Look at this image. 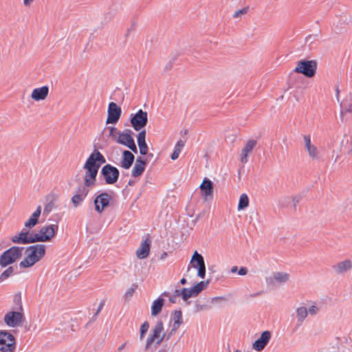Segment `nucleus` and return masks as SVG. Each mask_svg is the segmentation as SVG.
<instances>
[{
	"mask_svg": "<svg viewBox=\"0 0 352 352\" xmlns=\"http://www.w3.org/2000/svg\"><path fill=\"white\" fill-rule=\"evenodd\" d=\"M106 162L104 155L95 149L87 159L83 168L85 170L84 183L85 186L93 187L96 185V177L100 166Z\"/></svg>",
	"mask_w": 352,
	"mask_h": 352,
	"instance_id": "1",
	"label": "nucleus"
},
{
	"mask_svg": "<svg viewBox=\"0 0 352 352\" xmlns=\"http://www.w3.org/2000/svg\"><path fill=\"white\" fill-rule=\"evenodd\" d=\"M46 247L43 244H36L26 248V257L20 262L21 268H28L38 262L45 254Z\"/></svg>",
	"mask_w": 352,
	"mask_h": 352,
	"instance_id": "2",
	"label": "nucleus"
},
{
	"mask_svg": "<svg viewBox=\"0 0 352 352\" xmlns=\"http://www.w3.org/2000/svg\"><path fill=\"white\" fill-rule=\"evenodd\" d=\"M164 330L163 322L161 320H157L146 338V350H148L154 342H155L157 345H159L165 340L166 333L164 332Z\"/></svg>",
	"mask_w": 352,
	"mask_h": 352,
	"instance_id": "3",
	"label": "nucleus"
},
{
	"mask_svg": "<svg viewBox=\"0 0 352 352\" xmlns=\"http://www.w3.org/2000/svg\"><path fill=\"white\" fill-rule=\"evenodd\" d=\"M23 247L12 246L3 252L0 256V265L3 267L14 263L22 256Z\"/></svg>",
	"mask_w": 352,
	"mask_h": 352,
	"instance_id": "4",
	"label": "nucleus"
},
{
	"mask_svg": "<svg viewBox=\"0 0 352 352\" xmlns=\"http://www.w3.org/2000/svg\"><path fill=\"white\" fill-rule=\"evenodd\" d=\"M317 69V63L314 60H302L298 62L294 72L298 74H302L307 78H312L316 74Z\"/></svg>",
	"mask_w": 352,
	"mask_h": 352,
	"instance_id": "5",
	"label": "nucleus"
},
{
	"mask_svg": "<svg viewBox=\"0 0 352 352\" xmlns=\"http://www.w3.org/2000/svg\"><path fill=\"white\" fill-rule=\"evenodd\" d=\"M16 349L14 337L7 331H0V351L14 352Z\"/></svg>",
	"mask_w": 352,
	"mask_h": 352,
	"instance_id": "6",
	"label": "nucleus"
},
{
	"mask_svg": "<svg viewBox=\"0 0 352 352\" xmlns=\"http://www.w3.org/2000/svg\"><path fill=\"white\" fill-rule=\"evenodd\" d=\"M100 174L107 184H113L118 181L120 172L116 167L108 164L102 168Z\"/></svg>",
	"mask_w": 352,
	"mask_h": 352,
	"instance_id": "7",
	"label": "nucleus"
},
{
	"mask_svg": "<svg viewBox=\"0 0 352 352\" xmlns=\"http://www.w3.org/2000/svg\"><path fill=\"white\" fill-rule=\"evenodd\" d=\"M130 121L134 130L137 131H140L148 122L147 112L142 109H139L136 113L131 115Z\"/></svg>",
	"mask_w": 352,
	"mask_h": 352,
	"instance_id": "8",
	"label": "nucleus"
},
{
	"mask_svg": "<svg viewBox=\"0 0 352 352\" xmlns=\"http://www.w3.org/2000/svg\"><path fill=\"white\" fill-rule=\"evenodd\" d=\"M133 131L131 129H126L125 131L120 132L117 139V142L128 147L133 152L137 153L138 148L131 135Z\"/></svg>",
	"mask_w": 352,
	"mask_h": 352,
	"instance_id": "9",
	"label": "nucleus"
},
{
	"mask_svg": "<svg viewBox=\"0 0 352 352\" xmlns=\"http://www.w3.org/2000/svg\"><path fill=\"white\" fill-rule=\"evenodd\" d=\"M122 113L121 108L116 103L111 102L109 104L107 110V124H116L119 120Z\"/></svg>",
	"mask_w": 352,
	"mask_h": 352,
	"instance_id": "10",
	"label": "nucleus"
},
{
	"mask_svg": "<svg viewBox=\"0 0 352 352\" xmlns=\"http://www.w3.org/2000/svg\"><path fill=\"white\" fill-rule=\"evenodd\" d=\"M111 199V196L109 193L105 192L100 194L94 200L95 210L101 213L109 205Z\"/></svg>",
	"mask_w": 352,
	"mask_h": 352,
	"instance_id": "11",
	"label": "nucleus"
},
{
	"mask_svg": "<svg viewBox=\"0 0 352 352\" xmlns=\"http://www.w3.org/2000/svg\"><path fill=\"white\" fill-rule=\"evenodd\" d=\"M23 317V314L19 311H10L5 315L4 321L8 326L15 327L21 324Z\"/></svg>",
	"mask_w": 352,
	"mask_h": 352,
	"instance_id": "12",
	"label": "nucleus"
},
{
	"mask_svg": "<svg viewBox=\"0 0 352 352\" xmlns=\"http://www.w3.org/2000/svg\"><path fill=\"white\" fill-rule=\"evenodd\" d=\"M304 144L305 149L308 155L312 160H318L319 157V151L317 147L311 143V136L309 135H305L303 136Z\"/></svg>",
	"mask_w": 352,
	"mask_h": 352,
	"instance_id": "13",
	"label": "nucleus"
},
{
	"mask_svg": "<svg viewBox=\"0 0 352 352\" xmlns=\"http://www.w3.org/2000/svg\"><path fill=\"white\" fill-rule=\"evenodd\" d=\"M271 336L272 334L270 331H263L261 333L260 338L253 343L252 348L257 351H261L265 349L266 345L268 344L271 338Z\"/></svg>",
	"mask_w": 352,
	"mask_h": 352,
	"instance_id": "14",
	"label": "nucleus"
},
{
	"mask_svg": "<svg viewBox=\"0 0 352 352\" xmlns=\"http://www.w3.org/2000/svg\"><path fill=\"white\" fill-rule=\"evenodd\" d=\"M332 270L338 275H342L352 270V261L345 259L332 265Z\"/></svg>",
	"mask_w": 352,
	"mask_h": 352,
	"instance_id": "15",
	"label": "nucleus"
},
{
	"mask_svg": "<svg viewBox=\"0 0 352 352\" xmlns=\"http://www.w3.org/2000/svg\"><path fill=\"white\" fill-rule=\"evenodd\" d=\"M151 241L149 239L144 240L140 248L136 250V256L140 259H144L148 257L150 252Z\"/></svg>",
	"mask_w": 352,
	"mask_h": 352,
	"instance_id": "16",
	"label": "nucleus"
},
{
	"mask_svg": "<svg viewBox=\"0 0 352 352\" xmlns=\"http://www.w3.org/2000/svg\"><path fill=\"white\" fill-rule=\"evenodd\" d=\"M256 144V141L254 140H249L245 146L241 150V162L243 164L248 162V157L249 154L252 151Z\"/></svg>",
	"mask_w": 352,
	"mask_h": 352,
	"instance_id": "17",
	"label": "nucleus"
},
{
	"mask_svg": "<svg viewBox=\"0 0 352 352\" xmlns=\"http://www.w3.org/2000/svg\"><path fill=\"white\" fill-rule=\"evenodd\" d=\"M57 230H58L57 225L51 224V225L43 226L39 230V232L42 236H43L44 237H46L45 241H49L54 236Z\"/></svg>",
	"mask_w": 352,
	"mask_h": 352,
	"instance_id": "18",
	"label": "nucleus"
},
{
	"mask_svg": "<svg viewBox=\"0 0 352 352\" xmlns=\"http://www.w3.org/2000/svg\"><path fill=\"white\" fill-rule=\"evenodd\" d=\"M199 187L202 192V196L206 200L208 197L212 196L213 184L210 179L204 178Z\"/></svg>",
	"mask_w": 352,
	"mask_h": 352,
	"instance_id": "19",
	"label": "nucleus"
},
{
	"mask_svg": "<svg viewBox=\"0 0 352 352\" xmlns=\"http://www.w3.org/2000/svg\"><path fill=\"white\" fill-rule=\"evenodd\" d=\"M49 88L47 86L35 88L31 94V98L36 101L43 100L47 98Z\"/></svg>",
	"mask_w": 352,
	"mask_h": 352,
	"instance_id": "20",
	"label": "nucleus"
},
{
	"mask_svg": "<svg viewBox=\"0 0 352 352\" xmlns=\"http://www.w3.org/2000/svg\"><path fill=\"white\" fill-rule=\"evenodd\" d=\"M146 131L142 130L140 131L137 135L138 144L140 148V153L142 155H146L148 153V148L146 143Z\"/></svg>",
	"mask_w": 352,
	"mask_h": 352,
	"instance_id": "21",
	"label": "nucleus"
},
{
	"mask_svg": "<svg viewBox=\"0 0 352 352\" xmlns=\"http://www.w3.org/2000/svg\"><path fill=\"white\" fill-rule=\"evenodd\" d=\"M135 157L129 151H124L120 162L121 166L124 169H129L134 162Z\"/></svg>",
	"mask_w": 352,
	"mask_h": 352,
	"instance_id": "22",
	"label": "nucleus"
},
{
	"mask_svg": "<svg viewBox=\"0 0 352 352\" xmlns=\"http://www.w3.org/2000/svg\"><path fill=\"white\" fill-rule=\"evenodd\" d=\"M146 164V160L140 157H138L132 170V176L136 177L141 175L144 171Z\"/></svg>",
	"mask_w": 352,
	"mask_h": 352,
	"instance_id": "23",
	"label": "nucleus"
},
{
	"mask_svg": "<svg viewBox=\"0 0 352 352\" xmlns=\"http://www.w3.org/2000/svg\"><path fill=\"white\" fill-rule=\"evenodd\" d=\"M289 274L286 272H274L273 276L268 279V283L270 284H274V282L283 283L287 282L289 280Z\"/></svg>",
	"mask_w": 352,
	"mask_h": 352,
	"instance_id": "24",
	"label": "nucleus"
},
{
	"mask_svg": "<svg viewBox=\"0 0 352 352\" xmlns=\"http://www.w3.org/2000/svg\"><path fill=\"white\" fill-rule=\"evenodd\" d=\"M12 241L14 243L28 244L30 243V234L28 230L21 231L19 234L12 238Z\"/></svg>",
	"mask_w": 352,
	"mask_h": 352,
	"instance_id": "25",
	"label": "nucleus"
},
{
	"mask_svg": "<svg viewBox=\"0 0 352 352\" xmlns=\"http://www.w3.org/2000/svg\"><path fill=\"white\" fill-rule=\"evenodd\" d=\"M164 299L161 297H159L157 300H154L153 302L152 306H151V316H157L162 309L163 305H164Z\"/></svg>",
	"mask_w": 352,
	"mask_h": 352,
	"instance_id": "26",
	"label": "nucleus"
},
{
	"mask_svg": "<svg viewBox=\"0 0 352 352\" xmlns=\"http://www.w3.org/2000/svg\"><path fill=\"white\" fill-rule=\"evenodd\" d=\"M298 325H301L308 316V311L305 307H299L296 310Z\"/></svg>",
	"mask_w": 352,
	"mask_h": 352,
	"instance_id": "27",
	"label": "nucleus"
},
{
	"mask_svg": "<svg viewBox=\"0 0 352 352\" xmlns=\"http://www.w3.org/2000/svg\"><path fill=\"white\" fill-rule=\"evenodd\" d=\"M173 318L174 323H173V328L172 329V331H175L183 323L182 311L181 310L175 311L173 314Z\"/></svg>",
	"mask_w": 352,
	"mask_h": 352,
	"instance_id": "28",
	"label": "nucleus"
},
{
	"mask_svg": "<svg viewBox=\"0 0 352 352\" xmlns=\"http://www.w3.org/2000/svg\"><path fill=\"white\" fill-rule=\"evenodd\" d=\"M190 263L194 268H197L205 264L204 257L197 251L194 252Z\"/></svg>",
	"mask_w": 352,
	"mask_h": 352,
	"instance_id": "29",
	"label": "nucleus"
},
{
	"mask_svg": "<svg viewBox=\"0 0 352 352\" xmlns=\"http://www.w3.org/2000/svg\"><path fill=\"white\" fill-rule=\"evenodd\" d=\"M197 295L194 291V288H183L182 289V298L186 301L191 297H196Z\"/></svg>",
	"mask_w": 352,
	"mask_h": 352,
	"instance_id": "30",
	"label": "nucleus"
},
{
	"mask_svg": "<svg viewBox=\"0 0 352 352\" xmlns=\"http://www.w3.org/2000/svg\"><path fill=\"white\" fill-rule=\"evenodd\" d=\"M197 295L194 291V288H183L182 289V298L186 301L191 297H196Z\"/></svg>",
	"mask_w": 352,
	"mask_h": 352,
	"instance_id": "31",
	"label": "nucleus"
},
{
	"mask_svg": "<svg viewBox=\"0 0 352 352\" xmlns=\"http://www.w3.org/2000/svg\"><path fill=\"white\" fill-rule=\"evenodd\" d=\"M89 188H91V187L85 186V184H80L77 187L74 194L79 195L86 198V197L87 196L88 193L89 192Z\"/></svg>",
	"mask_w": 352,
	"mask_h": 352,
	"instance_id": "32",
	"label": "nucleus"
},
{
	"mask_svg": "<svg viewBox=\"0 0 352 352\" xmlns=\"http://www.w3.org/2000/svg\"><path fill=\"white\" fill-rule=\"evenodd\" d=\"M249 205V198L248 195L245 193L242 194L240 196L239 201L238 204V210H243L247 208Z\"/></svg>",
	"mask_w": 352,
	"mask_h": 352,
	"instance_id": "33",
	"label": "nucleus"
},
{
	"mask_svg": "<svg viewBox=\"0 0 352 352\" xmlns=\"http://www.w3.org/2000/svg\"><path fill=\"white\" fill-rule=\"evenodd\" d=\"M46 237L41 235L38 231L37 233L30 234V243L36 242H45Z\"/></svg>",
	"mask_w": 352,
	"mask_h": 352,
	"instance_id": "34",
	"label": "nucleus"
},
{
	"mask_svg": "<svg viewBox=\"0 0 352 352\" xmlns=\"http://www.w3.org/2000/svg\"><path fill=\"white\" fill-rule=\"evenodd\" d=\"M14 268L12 266L8 267L5 271H3L0 275V283L4 281L7 279L10 276H11L14 273Z\"/></svg>",
	"mask_w": 352,
	"mask_h": 352,
	"instance_id": "35",
	"label": "nucleus"
},
{
	"mask_svg": "<svg viewBox=\"0 0 352 352\" xmlns=\"http://www.w3.org/2000/svg\"><path fill=\"white\" fill-rule=\"evenodd\" d=\"M340 105L345 112H352V98L345 99Z\"/></svg>",
	"mask_w": 352,
	"mask_h": 352,
	"instance_id": "36",
	"label": "nucleus"
},
{
	"mask_svg": "<svg viewBox=\"0 0 352 352\" xmlns=\"http://www.w3.org/2000/svg\"><path fill=\"white\" fill-rule=\"evenodd\" d=\"M85 197H82L79 195L74 194L71 199V201H72L74 207L77 208L82 203V201L85 200Z\"/></svg>",
	"mask_w": 352,
	"mask_h": 352,
	"instance_id": "37",
	"label": "nucleus"
},
{
	"mask_svg": "<svg viewBox=\"0 0 352 352\" xmlns=\"http://www.w3.org/2000/svg\"><path fill=\"white\" fill-rule=\"evenodd\" d=\"M291 201H292V197H289V196L283 197L278 199V204L279 207L284 208V207H287L290 204Z\"/></svg>",
	"mask_w": 352,
	"mask_h": 352,
	"instance_id": "38",
	"label": "nucleus"
},
{
	"mask_svg": "<svg viewBox=\"0 0 352 352\" xmlns=\"http://www.w3.org/2000/svg\"><path fill=\"white\" fill-rule=\"evenodd\" d=\"M149 329V323L148 321H144L140 327V339L142 340L145 336V334Z\"/></svg>",
	"mask_w": 352,
	"mask_h": 352,
	"instance_id": "39",
	"label": "nucleus"
},
{
	"mask_svg": "<svg viewBox=\"0 0 352 352\" xmlns=\"http://www.w3.org/2000/svg\"><path fill=\"white\" fill-rule=\"evenodd\" d=\"M104 305V300H102L97 309V311L95 313V314L92 316L91 319V322H93V321H95L96 320V318L98 316V315L99 314V313L101 311V310L102 309Z\"/></svg>",
	"mask_w": 352,
	"mask_h": 352,
	"instance_id": "40",
	"label": "nucleus"
},
{
	"mask_svg": "<svg viewBox=\"0 0 352 352\" xmlns=\"http://www.w3.org/2000/svg\"><path fill=\"white\" fill-rule=\"evenodd\" d=\"M54 206V201H51L44 208L43 214H48L53 209Z\"/></svg>",
	"mask_w": 352,
	"mask_h": 352,
	"instance_id": "41",
	"label": "nucleus"
},
{
	"mask_svg": "<svg viewBox=\"0 0 352 352\" xmlns=\"http://www.w3.org/2000/svg\"><path fill=\"white\" fill-rule=\"evenodd\" d=\"M37 223H38V220H34V219L30 217V219L27 221H25V227L28 228H32L34 226H36L37 224Z\"/></svg>",
	"mask_w": 352,
	"mask_h": 352,
	"instance_id": "42",
	"label": "nucleus"
},
{
	"mask_svg": "<svg viewBox=\"0 0 352 352\" xmlns=\"http://www.w3.org/2000/svg\"><path fill=\"white\" fill-rule=\"evenodd\" d=\"M248 7L243 8V9L236 11L233 14V17L238 18L243 14H245L248 12Z\"/></svg>",
	"mask_w": 352,
	"mask_h": 352,
	"instance_id": "43",
	"label": "nucleus"
},
{
	"mask_svg": "<svg viewBox=\"0 0 352 352\" xmlns=\"http://www.w3.org/2000/svg\"><path fill=\"white\" fill-rule=\"evenodd\" d=\"M197 269H198L197 276L201 278H204L206 276V265H205V264L203 265L202 266L197 267Z\"/></svg>",
	"mask_w": 352,
	"mask_h": 352,
	"instance_id": "44",
	"label": "nucleus"
},
{
	"mask_svg": "<svg viewBox=\"0 0 352 352\" xmlns=\"http://www.w3.org/2000/svg\"><path fill=\"white\" fill-rule=\"evenodd\" d=\"M41 213V206H38L36 210L32 213L31 215V218L34 219V220H38Z\"/></svg>",
	"mask_w": 352,
	"mask_h": 352,
	"instance_id": "45",
	"label": "nucleus"
},
{
	"mask_svg": "<svg viewBox=\"0 0 352 352\" xmlns=\"http://www.w3.org/2000/svg\"><path fill=\"white\" fill-rule=\"evenodd\" d=\"M308 314L311 315H316L319 311V308L316 307V305H311L309 309H307Z\"/></svg>",
	"mask_w": 352,
	"mask_h": 352,
	"instance_id": "46",
	"label": "nucleus"
},
{
	"mask_svg": "<svg viewBox=\"0 0 352 352\" xmlns=\"http://www.w3.org/2000/svg\"><path fill=\"white\" fill-rule=\"evenodd\" d=\"M137 285L133 284L132 287L126 291L125 294L126 297H131L133 294L134 291L137 288Z\"/></svg>",
	"mask_w": 352,
	"mask_h": 352,
	"instance_id": "47",
	"label": "nucleus"
},
{
	"mask_svg": "<svg viewBox=\"0 0 352 352\" xmlns=\"http://www.w3.org/2000/svg\"><path fill=\"white\" fill-rule=\"evenodd\" d=\"M179 148L174 149V151L171 154V159L173 160H175L179 157V153H180Z\"/></svg>",
	"mask_w": 352,
	"mask_h": 352,
	"instance_id": "48",
	"label": "nucleus"
},
{
	"mask_svg": "<svg viewBox=\"0 0 352 352\" xmlns=\"http://www.w3.org/2000/svg\"><path fill=\"white\" fill-rule=\"evenodd\" d=\"M208 283H209V280L201 281V282L198 283L197 285L201 288V289L203 291L204 289H205L207 287Z\"/></svg>",
	"mask_w": 352,
	"mask_h": 352,
	"instance_id": "49",
	"label": "nucleus"
},
{
	"mask_svg": "<svg viewBox=\"0 0 352 352\" xmlns=\"http://www.w3.org/2000/svg\"><path fill=\"white\" fill-rule=\"evenodd\" d=\"M301 199L300 196H294L292 197V201L293 202L294 208H296L297 204L300 201Z\"/></svg>",
	"mask_w": 352,
	"mask_h": 352,
	"instance_id": "50",
	"label": "nucleus"
},
{
	"mask_svg": "<svg viewBox=\"0 0 352 352\" xmlns=\"http://www.w3.org/2000/svg\"><path fill=\"white\" fill-rule=\"evenodd\" d=\"M184 146V142L182 140H179L175 146V149L179 148V151H181L182 148Z\"/></svg>",
	"mask_w": 352,
	"mask_h": 352,
	"instance_id": "51",
	"label": "nucleus"
},
{
	"mask_svg": "<svg viewBox=\"0 0 352 352\" xmlns=\"http://www.w3.org/2000/svg\"><path fill=\"white\" fill-rule=\"evenodd\" d=\"M248 273V270L245 267H241L238 271V274L241 276L246 275Z\"/></svg>",
	"mask_w": 352,
	"mask_h": 352,
	"instance_id": "52",
	"label": "nucleus"
},
{
	"mask_svg": "<svg viewBox=\"0 0 352 352\" xmlns=\"http://www.w3.org/2000/svg\"><path fill=\"white\" fill-rule=\"evenodd\" d=\"M113 16H114V14L111 12L106 13L105 19H107V22L111 21L113 18Z\"/></svg>",
	"mask_w": 352,
	"mask_h": 352,
	"instance_id": "53",
	"label": "nucleus"
},
{
	"mask_svg": "<svg viewBox=\"0 0 352 352\" xmlns=\"http://www.w3.org/2000/svg\"><path fill=\"white\" fill-rule=\"evenodd\" d=\"M316 37H317L316 34V35H309L308 36L306 37V41L312 43L313 41L315 40Z\"/></svg>",
	"mask_w": 352,
	"mask_h": 352,
	"instance_id": "54",
	"label": "nucleus"
},
{
	"mask_svg": "<svg viewBox=\"0 0 352 352\" xmlns=\"http://www.w3.org/2000/svg\"><path fill=\"white\" fill-rule=\"evenodd\" d=\"M174 295V297H182V289H175L173 294Z\"/></svg>",
	"mask_w": 352,
	"mask_h": 352,
	"instance_id": "55",
	"label": "nucleus"
},
{
	"mask_svg": "<svg viewBox=\"0 0 352 352\" xmlns=\"http://www.w3.org/2000/svg\"><path fill=\"white\" fill-rule=\"evenodd\" d=\"M194 288V291L195 292V293L197 294V295L198 296L199 294L202 292V290L201 289V288L198 286L197 284H196L195 286L192 287Z\"/></svg>",
	"mask_w": 352,
	"mask_h": 352,
	"instance_id": "56",
	"label": "nucleus"
},
{
	"mask_svg": "<svg viewBox=\"0 0 352 352\" xmlns=\"http://www.w3.org/2000/svg\"><path fill=\"white\" fill-rule=\"evenodd\" d=\"M34 0H23V5L26 7L30 6Z\"/></svg>",
	"mask_w": 352,
	"mask_h": 352,
	"instance_id": "57",
	"label": "nucleus"
},
{
	"mask_svg": "<svg viewBox=\"0 0 352 352\" xmlns=\"http://www.w3.org/2000/svg\"><path fill=\"white\" fill-rule=\"evenodd\" d=\"M126 345V342L122 344L120 346L118 347L117 352H122V350L125 348Z\"/></svg>",
	"mask_w": 352,
	"mask_h": 352,
	"instance_id": "58",
	"label": "nucleus"
},
{
	"mask_svg": "<svg viewBox=\"0 0 352 352\" xmlns=\"http://www.w3.org/2000/svg\"><path fill=\"white\" fill-rule=\"evenodd\" d=\"M176 300H177V298L176 297H174V295H172L170 298H169V301L172 303H175L176 302Z\"/></svg>",
	"mask_w": 352,
	"mask_h": 352,
	"instance_id": "59",
	"label": "nucleus"
},
{
	"mask_svg": "<svg viewBox=\"0 0 352 352\" xmlns=\"http://www.w3.org/2000/svg\"><path fill=\"white\" fill-rule=\"evenodd\" d=\"M167 256H168L167 252H164L161 254V256H160V259H161V260H164V259H165V258L167 257Z\"/></svg>",
	"mask_w": 352,
	"mask_h": 352,
	"instance_id": "60",
	"label": "nucleus"
},
{
	"mask_svg": "<svg viewBox=\"0 0 352 352\" xmlns=\"http://www.w3.org/2000/svg\"><path fill=\"white\" fill-rule=\"evenodd\" d=\"M109 129H110V134H109V135L110 136H113V131L115 130H116V129L115 127H113V126H111V127H109Z\"/></svg>",
	"mask_w": 352,
	"mask_h": 352,
	"instance_id": "61",
	"label": "nucleus"
},
{
	"mask_svg": "<svg viewBox=\"0 0 352 352\" xmlns=\"http://www.w3.org/2000/svg\"><path fill=\"white\" fill-rule=\"evenodd\" d=\"M180 284L182 285H186V283H187V280H186V278H182L180 281H179Z\"/></svg>",
	"mask_w": 352,
	"mask_h": 352,
	"instance_id": "62",
	"label": "nucleus"
},
{
	"mask_svg": "<svg viewBox=\"0 0 352 352\" xmlns=\"http://www.w3.org/2000/svg\"><path fill=\"white\" fill-rule=\"evenodd\" d=\"M238 270V267L237 266H233L232 268H231V272L232 273H235L236 272H237Z\"/></svg>",
	"mask_w": 352,
	"mask_h": 352,
	"instance_id": "63",
	"label": "nucleus"
},
{
	"mask_svg": "<svg viewBox=\"0 0 352 352\" xmlns=\"http://www.w3.org/2000/svg\"><path fill=\"white\" fill-rule=\"evenodd\" d=\"M224 298L223 297H214L212 299V301H216L219 300H223Z\"/></svg>",
	"mask_w": 352,
	"mask_h": 352,
	"instance_id": "64",
	"label": "nucleus"
}]
</instances>
